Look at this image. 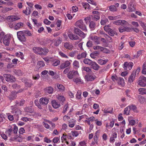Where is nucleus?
<instances>
[{"label": "nucleus", "mask_w": 146, "mask_h": 146, "mask_svg": "<svg viewBox=\"0 0 146 146\" xmlns=\"http://www.w3.org/2000/svg\"><path fill=\"white\" fill-rule=\"evenodd\" d=\"M75 25L84 31L87 32V31L86 26L84 24L83 21L82 20H80L77 21L75 23Z\"/></svg>", "instance_id": "obj_1"}, {"label": "nucleus", "mask_w": 146, "mask_h": 146, "mask_svg": "<svg viewBox=\"0 0 146 146\" xmlns=\"http://www.w3.org/2000/svg\"><path fill=\"white\" fill-rule=\"evenodd\" d=\"M79 74L77 71H70L67 74V77L69 79H73L74 78L79 76Z\"/></svg>", "instance_id": "obj_2"}, {"label": "nucleus", "mask_w": 146, "mask_h": 146, "mask_svg": "<svg viewBox=\"0 0 146 146\" xmlns=\"http://www.w3.org/2000/svg\"><path fill=\"white\" fill-rule=\"evenodd\" d=\"M12 35L10 34H7L5 35L3 39V44L5 46H8L9 44Z\"/></svg>", "instance_id": "obj_3"}, {"label": "nucleus", "mask_w": 146, "mask_h": 146, "mask_svg": "<svg viewBox=\"0 0 146 146\" xmlns=\"http://www.w3.org/2000/svg\"><path fill=\"white\" fill-rule=\"evenodd\" d=\"M138 84L142 87L146 86V77L141 76L139 78Z\"/></svg>", "instance_id": "obj_4"}, {"label": "nucleus", "mask_w": 146, "mask_h": 146, "mask_svg": "<svg viewBox=\"0 0 146 146\" xmlns=\"http://www.w3.org/2000/svg\"><path fill=\"white\" fill-rule=\"evenodd\" d=\"M96 78V76L92 72L88 74L85 76V78L87 81H92Z\"/></svg>", "instance_id": "obj_5"}, {"label": "nucleus", "mask_w": 146, "mask_h": 146, "mask_svg": "<svg viewBox=\"0 0 146 146\" xmlns=\"http://www.w3.org/2000/svg\"><path fill=\"white\" fill-rule=\"evenodd\" d=\"M74 32L75 33L83 38H84L86 35V34L84 33L75 27L74 28Z\"/></svg>", "instance_id": "obj_6"}, {"label": "nucleus", "mask_w": 146, "mask_h": 146, "mask_svg": "<svg viewBox=\"0 0 146 146\" xmlns=\"http://www.w3.org/2000/svg\"><path fill=\"white\" fill-rule=\"evenodd\" d=\"M18 38L21 41H25L26 40V38L24 33L23 31H20L17 33Z\"/></svg>", "instance_id": "obj_7"}, {"label": "nucleus", "mask_w": 146, "mask_h": 146, "mask_svg": "<svg viewBox=\"0 0 146 146\" xmlns=\"http://www.w3.org/2000/svg\"><path fill=\"white\" fill-rule=\"evenodd\" d=\"M3 76L6 78V80L7 82L10 81L13 82L15 81L16 80L15 77L10 74H5L3 75Z\"/></svg>", "instance_id": "obj_8"}, {"label": "nucleus", "mask_w": 146, "mask_h": 146, "mask_svg": "<svg viewBox=\"0 0 146 146\" xmlns=\"http://www.w3.org/2000/svg\"><path fill=\"white\" fill-rule=\"evenodd\" d=\"M89 38L93 40L96 44H98L100 43V41L98 37L97 36H95L94 34H91Z\"/></svg>", "instance_id": "obj_9"}, {"label": "nucleus", "mask_w": 146, "mask_h": 146, "mask_svg": "<svg viewBox=\"0 0 146 146\" xmlns=\"http://www.w3.org/2000/svg\"><path fill=\"white\" fill-rule=\"evenodd\" d=\"M113 23L117 25H127L128 24L126 21L121 20L115 21L113 22Z\"/></svg>", "instance_id": "obj_10"}, {"label": "nucleus", "mask_w": 146, "mask_h": 146, "mask_svg": "<svg viewBox=\"0 0 146 146\" xmlns=\"http://www.w3.org/2000/svg\"><path fill=\"white\" fill-rule=\"evenodd\" d=\"M49 98H42L40 99L39 102L40 104L43 105H45L48 104Z\"/></svg>", "instance_id": "obj_11"}, {"label": "nucleus", "mask_w": 146, "mask_h": 146, "mask_svg": "<svg viewBox=\"0 0 146 146\" xmlns=\"http://www.w3.org/2000/svg\"><path fill=\"white\" fill-rule=\"evenodd\" d=\"M136 75V72L133 71L130 76L128 78V82L129 83L132 82L135 80Z\"/></svg>", "instance_id": "obj_12"}, {"label": "nucleus", "mask_w": 146, "mask_h": 146, "mask_svg": "<svg viewBox=\"0 0 146 146\" xmlns=\"http://www.w3.org/2000/svg\"><path fill=\"white\" fill-rule=\"evenodd\" d=\"M8 19L10 21H14L20 19V16L17 15H12L9 16Z\"/></svg>", "instance_id": "obj_13"}, {"label": "nucleus", "mask_w": 146, "mask_h": 146, "mask_svg": "<svg viewBox=\"0 0 146 146\" xmlns=\"http://www.w3.org/2000/svg\"><path fill=\"white\" fill-rule=\"evenodd\" d=\"M33 51L35 53L40 54L41 51L42 50V48L38 47H34L33 48Z\"/></svg>", "instance_id": "obj_14"}, {"label": "nucleus", "mask_w": 146, "mask_h": 146, "mask_svg": "<svg viewBox=\"0 0 146 146\" xmlns=\"http://www.w3.org/2000/svg\"><path fill=\"white\" fill-rule=\"evenodd\" d=\"M70 63L68 60L66 61L63 63H62L60 65L61 69H63L69 66L70 64Z\"/></svg>", "instance_id": "obj_15"}, {"label": "nucleus", "mask_w": 146, "mask_h": 146, "mask_svg": "<svg viewBox=\"0 0 146 146\" xmlns=\"http://www.w3.org/2000/svg\"><path fill=\"white\" fill-rule=\"evenodd\" d=\"M23 90H24L23 89H21L19 90L17 92L15 91L12 92L11 93V96L10 97L11 98L10 99H14L16 97V95L18 93L22 92Z\"/></svg>", "instance_id": "obj_16"}, {"label": "nucleus", "mask_w": 146, "mask_h": 146, "mask_svg": "<svg viewBox=\"0 0 146 146\" xmlns=\"http://www.w3.org/2000/svg\"><path fill=\"white\" fill-rule=\"evenodd\" d=\"M119 30L120 32L122 33L125 31L129 32L131 30V29L128 27H120L119 28Z\"/></svg>", "instance_id": "obj_17"}, {"label": "nucleus", "mask_w": 146, "mask_h": 146, "mask_svg": "<svg viewBox=\"0 0 146 146\" xmlns=\"http://www.w3.org/2000/svg\"><path fill=\"white\" fill-rule=\"evenodd\" d=\"M87 54L86 52H82L79 54L77 56V59L78 60H80L86 57Z\"/></svg>", "instance_id": "obj_18"}, {"label": "nucleus", "mask_w": 146, "mask_h": 146, "mask_svg": "<svg viewBox=\"0 0 146 146\" xmlns=\"http://www.w3.org/2000/svg\"><path fill=\"white\" fill-rule=\"evenodd\" d=\"M24 24L23 23L20 22L16 23L14 26V29L17 30L23 27Z\"/></svg>", "instance_id": "obj_19"}, {"label": "nucleus", "mask_w": 146, "mask_h": 146, "mask_svg": "<svg viewBox=\"0 0 146 146\" xmlns=\"http://www.w3.org/2000/svg\"><path fill=\"white\" fill-rule=\"evenodd\" d=\"M91 67L95 70H98L99 68V66L95 62L93 61L90 65Z\"/></svg>", "instance_id": "obj_20"}, {"label": "nucleus", "mask_w": 146, "mask_h": 146, "mask_svg": "<svg viewBox=\"0 0 146 146\" xmlns=\"http://www.w3.org/2000/svg\"><path fill=\"white\" fill-rule=\"evenodd\" d=\"M72 81L76 83H83L80 78L79 76L76 77L72 79Z\"/></svg>", "instance_id": "obj_21"}, {"label": "nucleus", "mask_w": 146, "mask_h": 146, "mask_svg": "<svg viewBox=\"0 0 146 146\" xmlns=\"http://www.w3.org/2000/svg\"><path fill=\"white\" fill-rule=\"evenodd\" d=\"M52 105L53 108L56 109L58 108L60 106L59 103L56 102L55 100H53L52 102Z\"/></svg>", "instance_id": "obj_22"}, {"label": "nucleus", "mask_w": 146, "mask_h": 146, "mask_svg": "<svg viewBox=\"0 0 146 146\" xmlns=\"http://www.w3.org/2000/svg\"><path fill=\"white\" fill-rule=\"evenodd\" d=\"M108 19L106 18L104 16L102 17V20L100 22V23L102 25H104L106 23H108Z\"/></svg>", "instance_id": "obj_23"}, {"label": "nucleus", "mask_w": 146, "mask_h": 146, "mask_svg": "<svg viewBox=\"0 0 146 146\" xmlns=\"http://www.w3.org/2000/svg\"><path fill=\"white\" fill-rule=\"evenodd\" d=\"M135 10V8L131 3H129L128 6V11L129 12H131Z\"/></svg>", "instance_id": "obj_24"}, {"label": "nucleus", "mask_w": 146, "mask_h": 146, "mask_svg": "<svg viewBox=\"0 0 146 146\" xmlns=\"http://www.w3.org/2000/svg\"><path fill=\"white\" fill-rule=\"evenodd\" d=\"M23 12L26 15H30L31 12V8L30 7H27L25 10L23 11Z\"/></svg>", "instance_id": "obj_25"}, {"label": "nucleus", "mask_w": 146, "mask_h": 146, "mask_svg": "<svg viewBox=\"0 0 146 146\" xmlns=\"http://www.w3.org/2000/svg\"><path fill=\"white\" fill-rule=\"evenodd\" d=\"M45 92L49 94L52 93L53 91V89L52 87L51 86L46 87L45 89Z\"/></svg>", "instance_id": "obj_26"}, {"label": "nucleus", "mask_w": 146, "mask_h": 146, "mask_svg": "<svg viewBox=\"0 0 146 146\" xmlns=\"http://www.w3.org/2000/svg\"><path fill=\"white\" fill-rule=\"evenodd\" d=\"M108 61L107 59H106L104 60L102 59H99L98 60V63L99 64L102 65L105 64Z\"/></svg>", "instance_id": "obj_27"}, {"label": "nucleus", "mask_w": 146, "mask_h": 146, "mask_svg": "<svg viewBox=\"0 0 146 146\" xmlns=\"http://www.w3.org/2000/svg\"><path fill=\"white\" fill-rule=\"evenodd\" d=\"M64 46L67 49L69 50H72L73 47V46L71 44L68 42L64 43Z\"/></svg>", "instance_id": "obj_28"}, {"label": "nucleus", "mask_w": 146, "mask_h": 146, "mask_svg": "<svg viewBox=\"0 0 146 146\" xmlns=\"http://www.w3.org/2000/svg\"><path fill=\"white\" fill-rule=\"evenodd\" d=\"M73 66L75 69H78L80 67L79 63L78 61L75 60L73 63Z\"/></svg>", "instance_id": "obj_29"}, {"label": "nucleus", "mask_w": 146, "mask_h": 146, "mask_svg": "<svg viewBox=\"0 0 146 146\" xmlns=\"http://www.w3.org/2000/svg\"><path fill=\"white\" fill-rule=\"evenodd\" d=\"M68 36L70 39L72 40H77L78 38V37L77 35L72 33L69 34Z\"/></svg>", "instance_id": "obj_30"}, {"label": "nucleus", "mask_w": 146, "mask_h": 146, "mask_svg": "<svg viewBox=\"0 0 146 146\" xmlns=\"http://www.w3.org/2000/svg\"><path fill=\"white\" fill-rule=\"evenodd\" d=\"M84 63L89 66H90L93 61L88 58H85L83 60Z\"/></svg>", "instance_id": "obj_31"}, {"label": "nucleus", "mask_w": 146, "mask_h": 146, "mask_svg": "<svg viewBox=\"0 0 146 146\" xmlns=\"http://www.w3.org/2000/svg\"><path fill=\"white\" fill-rule=\"evenodd\" d=\"M89 27L91 30L95 29L96 27V24L95 22L92 21L90 23Z\"/></svg>", "instance_id": "obj_32"}, {"label": "nucleus", "mask_w": 146, "mask_h": 146, "mask_svg": "<svg viewBox=\"0 0 146 146\" xmlns=\"http://www.w3.org/2000/svg\"><path fill=\"white\" fill-rule=\"evenodd\" d=\"M76 121L74 119H72L70 120L69 121V126L70 127L72 128L74 127L75 125V123Z\"/></svg>", "instance_id": "obj_33"}, {"label": "nucleus", "mask_w": 146, "mask_h": 146, "mask_svg": "<svg viewBox=\"0 0 146 146\" xmlns=\"http://www.w3.org/2000/svg\"><path fill=\"white\" fill-rule=\"evenodd\" d=\"M82 71H85L86 72L90 73L91 72V69L89 67L85 66H82Z\"/></svg>", "instance_id": "obj_34"}, {"label": "nucleus", "mask_w": 146, "mask_h": 146, "mask_svg": "<svg viewBox=\"0 0 146 146\" xmlns=\"http://www.w3.org/2000/svg\"><path fill=\"white\" fill-rule=\"evenodd\" d=\"M57 98L60 101L63 102L65 101V98L62 96L58 95L56 96Z\"/></svg>", "instance_id": "obj_35"}, {"label": "nucleus", "mask_w": 146, "mask_h": 146, "mask_svg": "<svg viewBox=\"0 0 146 146\" xmlns=\"http://www.w3.org/2000/svg\"><path fill=\"white\" fill-rule=\"evenodd\" d=\"M139 94L141 95L146 94V89L145 88H140L138 89Z\"/></svg>", "instance_id": "obj_36"}, {"label": "nucleus", "mask_w": 146, "mask_h": 146, "mask_svg": "<svg viewBox=\"0 0 146 146\" xmlns=\"http://www.w3.org/2000/svg\"><path fill=\"white\" fill-rule=\"evenodd\" d=\"M13 113H15L17 115H18L21 114V111L17 109H15L14 110L12 111Z\"/></svg>", "instance_id": "obj_37"}, {"label": "nucleus", "mask_w": 146, "mask_h": 146, "mask_svg": "<svg viewBox=\"0 0 146 146\" xmlns=\"http://www.w3.org/2000/svg\"><path fill=\"white\" fill-rule=\"evenodd\" d=\"M118 84L122 86H123L124 85L125 82L124 79L121 77H119L118 78Z\"/></svg>", "instance_id": "obj_38"}, {"label": "nucleus", "mask_w": 146, "mask_h": 146, "mask_svg": "<svg viewBox=\"0 0 146 146\" xmlns=\"http://www.w3.org/2000/svg\"><path fill=\"white\" fill-rule=\"evenodd\" d=\"M61 41L60 39V38H57V39L55 40L54 42V45L56 46H57L61 43Z\"/></svg>", "instance_id": "obj_39"}, {"label": "nucleus", "mask_w": 146, "mask_h": 146, "mask_svg": "<svg viewBox=\"0 0 146 146\" xmlns=\"http://www.w3.org/2000/svg\"><path fill=\"white\" fill-rule=\"evenodd\" d=\"M82 92L81 90H78L76 95V98L78 100H80L82 99L81 98Z\"/></svg>", "instance_id": "obj_40"}, {"label": "nucleus", "mask_w": 146, "mask_h": 146, "mask_svg": "<svg viewBox=\"0 0 146 146\" xmlns=\"http://www.w3.org/2000/svg\"><path fill=\"white\" fill-rule=\"evenodd\" d=\"M45 65V64L43 61H39L37 63V66L39 68L42 67L44 66Z\"/></svg>", "instance_id": "obj_41"}, {"label": "nucleus", "mask_w": 146, "mask_h": 146, "mask_svg": "<svg viewBox=\"0 0 146 146\" xmlns=\"http://www.w3.org/2000/svg\"><path fill=\"white\" fill-rule=\"evenodd\" d=\"M49 50L48 49L46 48H42V50L41 51V54H43L46 55L48 52Z\"/></svg>", "instance_id": "obj_42"}, {"label": "nucleus", "mask_w": 146, "mask_h": 146, "mask_svg": "<svg viewBox=\"0 0 146 146\" xmlns=\"http://www.w3.org/2000/svg\"><path fill=\"white\" fill-rule=\"evenodd\" d=\"M125 94L127 97L129 98L131 97L132 93L131 90H129L127 89L125 90Z\"/></svg>", "instance_id": "obj_43"}, {"label": "nucleus", "mask_w": 146, "mask_h": 146, "mask_svg": "<svg viewBox=\"0 0 146 146\" xmlns=\"http://www.w3.org/2000/svg\"><path fill=\"white\" fill-rule=\"evenodd\" d=\"M99 54L97 51H95L91 53L90 54V57L94 59Z\"/></svg>", "instance_id": "obj_44"}, {"label": "nucleus", "mask_w": 146, "mask_h": 146, "mask_svg": "<svg viewBox=\"0 0 146 146\" xmlns=\"http://www.w3.org/2000/svg\"><path fill=\"white\" fill-rule=\"evenodd\" d=\"M130 111L129 108H128V106L125 108L124 110V114L127 115H129V114Z\"/></svg>", "instance_id": "obj_45"}, {"label": "nucleus", "mask_w": 146, "mask_h": 146, "mask_svg": "<svg viewBox=\"0 0 146 146\" xmlns=\"http://www.w3.org/2000/svg\"><path fill=\"white\" fill-rule=\"evenodd\" d=\"M93 17V19L94 20H97L100 18V16L98 14L93 15L92 16Z\"/></svg>", "instance_id": "obj_46"}, {"label": "nucleus", "mask_w": 146, "mask_h": 146, "mask_svg": "<svg viewBox=\"0 0 146 146\" xmlns=\"http://www.w3.org/2000/svg\"><path fill=\"white\" fill-rule=\"evenodd\" d=\"M138 122V120H136L135 121L134 120L132 119L129 121V123L131 125H135L136 123H137Z\"/></svg>", "instance_id": "obj_47"}, {"label": "nucleus", "mask_w": 146, "mask_h": 146, "mask_svg": "<svg viewBox=\"0 0 146 146\" xmlns=\"http://www.w3.org/2000/svg\"><path fill=\"white\" fill-rule=\"evenodd\" d=\"M109 9L111 11H115L117 10L116 6L114 5H111L110 6Z\"/></svg>", "instance_id": "obj_48"}, {"label": "nucleus", "mask_w": 146, "mask_h": 146, "mask_svg": "<svg viewBox=\"0 0 146 146\" xmlns=\"http://www.w3.org/2000/svg\"><path fill=\"white\" fill-rule=\"evenodd\" d=\"M82 4L83 7H84L85 9L90 8V5L88 3L86 2L82 3Z\"/></svg>", "instance_id": "obj_49"}, {"label": "nucleus", "mask_w": 146, "mask_h": 146, "mask_svg": "<svg viewBox=\"0 0 146 146\" xmlns=\"http://www.w3.org/2000/svg\"><path fill=\"white\" fill-rule=\"evenodd\" d=\"M128 108H129L130 110H132L133 111H135L136 109V106L133 104H132L128 106Z\"/></svg>", "instance_id": "obj_50"}, {"label": "nucleus", "mask_w": 146, "mask_h": 146, "mask_svg": "<svg viewBox=\"0 0 146 146\" xmlns=\"http://www.w3.org/2000/svg\"><path fill=\"white\" fill-rule=\"evenodd\" d=\"M59 54L60 55L62 58H66L67 59H68L69 58L68 57L67 55H66V54H65L62 52H59Z\"/></svg>", "instance_id": "obj_51"}, {"label": "nucleus", "mask_w": 146, "mask_h": 146, "mask_svg": "<svg viewBox=\"0 0 146 146\" xmlns=\"http://www.w3.org/2000/svg\"><path fill=\"white\" fill-rule=\"evenodd\" d=\"M108 33L109 35L112 36H113L117 34L115 31H113L111 29L110 31H109Z\"/></svg>", "instance_id": "obj_52"}, {"label": "nucleus", "mask_w": 146, "mask_h": 146, "mask_svg": "<svg viewBox=\"0 0 146 146\" xmlns=\"http://www.w3.org/2000/svg\"><path fill=\"white\" fill-rule=\"evenodd\" d=\"M70 134H72L73 137H77L79 135L78 132L75 131H72L70 132Z\"/></svg>", "instance_id": "obj_53"}, {"label": "nucleus", "mask_w": 146, "mask_h": 146, "mask_svg": "<svg viewBox=\"0 0 146 146\" xmlns=\"http://www.w3.org/2000/svg\"><path fill=\"white\" fill-rule=\"evenodd\" d=\"M119 16H116L115 17L109 16L108 17V18L109 20H113L118 19L119 18Z\"/></svg>", "instance_id": "obj_54"}, {"label": "nucleus", "mask_w": 146, "mask_h": 146, "mask_svg": "<svg viewBox=\"0 0 146 146\" xmlns=\"http://www.w3.org/2000/svg\"><path fill=\"white\" fill-rule=\"evenodd\" d=\"M32 85V82L31 81L28 82H25V86L28 87H30Z\"/></svg>", "instance_id": "obj_55"}, {"label": "nucleus", "mask_w": 146, "mask_h": 146, "mask_svg": "<svg viewBox=\"0 0 146 146\" xmlns=\"http://www.w3.org/2000/svg\"><path fill=\"white\" fill-rule=\"evenodd\" d=\"M15 54L17 57H20L21 59H23L22 52H16Z\"/></svg>", "instance_id": "obj_56"}, {"label": "nucleus", "mask_w": 146, "mask_h": 146, "mask_svg": "<svg viewBox=\"0 0 146 146\" xmlns=\"http://www.w3.org/2000/svg\"><path fill=\"white\" fill-rule=\"evenodd\" d=\"M21 120L27 122L28 121H31L33 119L31 118H28L27 117H23L21 118Z\"/></svg>", "instance_id": "obj_57"}, {"label": "nucleus", "mask_w": 146, "mask_h": 146, "mask_svg": "<svg viewBox=\"0 0 146 146\" xmlns=\"http://www.w3.org/2000/svg\"><path fill=\"white\" fill-rule=\"evenodd\" d=\"M32 16L36 17H39V14L38 12L36 11H34L32 14Z\"/></svg>", "instance_id": "obj_58"}, {"label": "nucleus", "mask_w": 146, "mask_h": 146, "mask_svg": "<svg viewBox=\"0 0 146 146\" xmlns=\"http://www.w3.org/2000/svg\"><path fill=\"white\" fill-rule=\"evenodd\" d=\"M13 72L16 74L18 76H21L22 75V72L21 71L19 70H14Z\"/></svg>", "instance_id": "obj_59"}, {"label": "nucleus", "mask_w": 146, "mask_h": 146, "mask_svg": "<svg viewBox=\"0 0 146 146\" xmlns=\"http://www.w3.org/2000/svg\"><path fill=\"white\" fill-rule=\"evenodd\" d=\"M76 51L75 50L72 51L69 53V56L72 57H73L76 54Z\"/></svg>", "instance_id": "obj_60"}, {"label": "nucleus", "mask_w": 146, "mask_h": 146, "mask_svg": "<svg viewBox=\"0 0 146 146\" xmlns=\"http://www.w3.org/2000/svg\"><path fill=\"white\" fill-rule=\"evenodd\" d=\"M110 27V26L109 25H106L104 27V30L106 31L108 33L109 31H110L111 29Z\"/></svg>", "instance_id": "obj_61"}, {"label": "nucleus", "mask_w": 146, "mask_h": 146, "mask_svg": "<svg viewBox=\"0 0 146 146\" xmlns=\"http://www.w3.org/2000/svg\"><path fill=\"white\" fill-rule=\"evenodd\" d=\"M60 63V61L58 60H55L52 63V65L54 66H56L59 65Z\"/></svg>", "instance_id": "obj_62"}, {"label": "nucleus", "mask_w": 146, "mask_h": 146, "mask_svg": "<svg viewBox=\"0 0 146 146\" xmlns=\"http://www.w3.org/2000/svg\"><path fill=\"white\" fill-rule=\"evenodd\" d=\"M86 144V142L85 141H82L79 142L78 146H85Z\"/></svg>", "instance_id": "obj_63"}, {"label": "nucleus", "mask_w": 146, "mask_h": 146, "mask_svg": "<svg viewBox=\"0 0 146 146\" xmlns=\"http://www.w3.org/2000/svg\"><path fill=\"white\" fill-rule=\"evenodd\" d=\"M145 64L144 63L143 66V69L142 73L143 74L146 75V66H145Z\"/></svg>", "instance_id": "obj_64"}]
</instances>
